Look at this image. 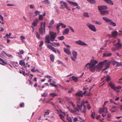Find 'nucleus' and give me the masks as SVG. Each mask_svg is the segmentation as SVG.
Listing matches in <instances>:
<instances>
[{"instance_id": "30", "label": "nucleus", "mask_w": 122, "mask_h": 122, "mask_svg": "<svg viewBox=\"0 0 122 122\" xmlns=\"http://www.w3.org/2000/svg\"><path fill=\"white\" fill-rule=\"evenodd\" d=\"M83 15L84 16L86 17H89V15H88V13L87 12H84L83 14Z\"/></svg>"}, {"instance_id": "18", "label": "nucleus", "mask_w": 122, "mask_h": 122, "mask_svg": "<svg viewBox=\"0 0 122 122\" xmlns=\"http://www.w3.org/2000/svg\"><path fill=\"white\" fill-rule=\"evenodd\" d=\"M54 24V20L53 19L52 20L51 22L50 23L49 25L48 26L49 28H51L52 27V25Z\"/></svg>"}, {"instance_id": "57", "label": "nucleus", "mask_w": 122, "mask_h": 122, "mask_svg": "<svg viewBox=\"0 0 122 122\" xmlns=\"http://www.w3.org/2000/svg\"><path fill=\"white\" fill-rule=\"evenodd\" d=\"M71 59L74 61H75V60L76 58V57H72V56H71Z\"/></svg>"}, {"instance_id": "17", "label": "nucleus", "mask_w": 122, "mask_h": 122, "mask_svg": "<svg viewBox=\"0 0 122 122\" xmlns=\"http://www.w3.org/2000/svg\"><path fill=\"white\" fill-rule=\"evenodd\" d=\"M83 94L82 93V91H81L78 93H77L75 94V96L77 97V96L82 97L83 96Z\"/></svg>"}, {"instance_id": "40", "label": "nucleus", "mask_w": 122, "mask_h": 122, "mask_svg": "<svg viewBox=\"0 0 122 122\" xmlns=\"http://www.w3.org/2000/svg\"><path fill=\"white\" fill-rule=\"evenodd\" d=\"M59 25L60 26H62V27L63 28H65L66 27V26L62 23H59Z\"/></svg>"}, {"instance_id": "12", "label": "nucleus", "mask_w": 122, "mask_h": 122, "mask_svg": "<svg viewBox=\"0 0 122 122\" xmlns=\"http://www.w3.org/2000/svg\"><path fill=\"white\" fill-rule=\"evenodd\" d=\"M112 36L110 35H108V36L111 37H112L114 38L117 36L118 35V33L116 31H113L112 32Z\"/></svg>"}, {"instance_id": "38", "label": "nucleus", "mask_w": 122, "mask_h": 122, "mask_svg": "<svg viewBox=\"0 0 122 122\" xmlns=\"http://www.w3.org/2000/svg\"><path fill=\"white\" fill-rule=\"evenodd\" d=\"M47 47L48 48L51 50L53 47L50 44H48L47 45Z\"/></svg>"}, {"instance_id": "23", "label": "nucleus", "mask_w": 122, "mask_h": 122, "mask_svg": "<svg viewBox=\"0 0 122 122\" xmlns=\"http://www.w3.org/2000/svg\"><path fill=\"white\" fill-rule=\"evenodd\" d=\"M50 59L52 62H54V56L53 55L51 54L50 55Z\"/></svg>"}, {"instance_id": "62", "label": "nucleus", "mask_w": 122, "mask_h": 122, "mask_svg": "<svg viewBox=\"0 0 122 122\" xmlns=\"http://www.w3.org/2000/svg\"><path fill=\"white\" fill-rule=\"evenodd\" d=\"M51 50L55 53H56V49L54 47H53Z\"/></svg>"}, {"instance_id": "4", "label": "nucleus", "mask_w": 122, "mask_h": 122, "mask_svg": "<svg viewBox=\"0 0 122 122\" xmlns=\"http://www.w3.org/2000/svg\"><path fill=\"white\" fill-rule=\"evenodd\" d=\"M109 85L115 91L117 92H119V89H121V87L120 86H115V85L112 82H110L109 84Z\"/></svg>"}, {"instance_id": "63", "label": "nucleus", "mask_w": 122, "mask_h": 122, "mask_svg": "<svg viewBox=\"0 0 122 122\" xmlns=\"http://www.w3.org/2000/svg\"><path fill=\"white\" fill-rule=\"evenodd\" d=\"M78 120V118L76 117H75L73 119L74 122H76Z\"/></svg>"}, {"instance_id": "33", "label": "nucleus", "mask_w": 122, "mask_h": 122, "mask_svg": "<svg viewBox=\"0 0 122 122\" xmlns=\"http://www.w3.org/2000/svg\"><path fill=\"white\" fill-rule=\"evenodd\" d=\"M64 38V36H63L58 37V39L60 40H63Z\"/></svg>"}, {"instance_id": "21", "label": "nucleus", "mask_w": 122, "mask_h": 122, "mask_svg": "<svg viewBox=\"0 0 122 122\" xmlns=\"http://www.w3.org/2000/svg\"><path fill=\"white\" fill-rule=\"evenodd\" d=\"M107 3L111 5H113V2L111 0H104Z\"/></svg>"}, {"instance_id": "14", "label": "nucleus", "mask_w": 122, "mask_h": 122, "mask_svg": "<svg viewBox=\"0 0 122 122\" xmlns=\"http://www.w3.org/2000/svg\"><path fill=\"white\" fill-rule=\"evenodd\" d=\"M39 21V20L37 18L36 19L33 21L32 23V25H33L34 27L36 26Z\"/></svg>"}, {"instance_id": "15", "label": "nucleus", "mask_w": 122, "mask_h": 122, "mask_svg": "<svg viewBox=\"0 0 122 122\" xmlns=\"http://www.w3.org/2000/svg\"><path fill=\"white\" fill-rule=\"evenodd\" d=\"M101 14L102 15H107L109 14V11L107 10H103L100 11Z\"/></svg>"}, {"instance_id": "52", "label": "nucleus", "mask_w": 122, "mask_h": 122, "mask_svg": "<svg viewBox=\"0 0 122 122\" xmlns=\"http://www.w3.org/2000/svg\"><path fill=\"white\" fill-rule=\"evenodd\" d=\"M88 102L87 101H82V102L81 104L83 105H85V103H88Z\"/></svg>"}, {"instance_id": "9", "label": "nucleus", "mask_w": 122, "mask_h": 122, "mask_svg": "<svg viewBox=\"0 0 122 122\" xmlns=\"http://www.w3.org/2000/svg\"><path fill=\"white\" fill-rule=\"evenodd\" d=\"M67 1L68 3L72 5H73L75 6H77L76 7V8L77 9H80V7L78 6V4L77 3L68 0H67Z\"/></svg>"}, {"instance_id": "22", "label": "nucleus", "mask_w": 122, "mask_h": 122, "mask_svg": "<svg viewBox=\"0 0 122 122\" xmlns=\"http://www.w3.org/2000/svg\"><path fill=\"white\" fill-rule=\"evenodd\" d=\"M112 55V53H105L103 54V56H111Z\"/></svg>"}, {"instance_id": "61", "label": "nucleus", "mask_w": 122, "mask_h": 122, "mask_svg": "<svg viewBox=\"0 0 122 122\" xmlns=\"http://www.w3.org/2000/svg\"><path fill=\"white\" fill-rule=\"evenodd\" d=\"M30 78L28 80V81H29V83H30V84H32V81H31V79H32V77L30 76Z\"/></svg>"}, {"instance_id": "19", "label": "nucleus", "mask_w": 122, "mask_h": 122, "mask_svg": "<svg viewBox=\"0 0 122 122\" xmlns=\"http://www.w3.org/2000/svg\"><path fill=\"white\" fill-rule=\"evenodd\" d=\"M69 32V30L67 28L65 29L62 32V34L63 35L67 34H68Z\"/></svg>"}, {"instance_id": "60", "label": "nucleus", "mask_w": 122, "mask_h": 122, "mask_svg": "<svg viewBox=\"0 0 122 122\" xmlns=\"http://www.w3.org/2000/svg\"><path fill=\"white\" fill-rule=\"evenodd\" d=\"M0 61L2 62V63L4 64H5L6 63V62H5L4 60H3L2 59L0 58Z\"/></svg>"}, {"instance_id": "28", "label": "nucleus", "mask_w": 122, "mask_h": 122, "mask_svg": "<svg viewBox=\"0 0 122 122\" xmlns=\"http://www.w3.org/2000/svg\"><path fill=\"white\" fill-rule=\"evenodd\" d=\"M83 106L84 107L83 110H82L81 111V112L82 113H85L86 112V107L85 105H83Z\"/></svg>"}, {"instance_id": "10", "label": "nucleus", "mask_w": 122, "mask_h": 122, "mask_svg": "<svg viewBox=\"0 0 122 122\" xmlns=\"http://www.w3.org/2000/svg\"><path fill=\"white\" fill-rule=\"evenodd\" d=\"M75 43L81 46H87V45L83 41L81 40H79L78 41L75 42Z\"/></svg>"}, {"instance_id": "44", "label": "nucleus", "mask_w": 122, "mask_h": 122, "mask_svg": "<svg viewBox=\"0 0 122 122\" xmlns=\"http://www.w3.org/2000/svg\"><path fill=\"white\" fill-rule=\"evenodd\" d=\"M46 103H49L50 104H52L53 106H54V104L52 102L50 101V100H48L46 102Z\"/></svg>"}, {"instance_id": "37", "label": "nucleus", "mask_w": 122, "mask_h": 122, "mask_svg": "<svg viewBox=\"0 0 122 122\" xmlns=\"http://www.w3.org/2000/svg\"><path fill=\"white\" fill-rule=\"evenodd\" d=\"M77 106L79 108L80 110H81V111L82 109V107L83 106V105L81 104V105H78V104L77 105Z\"/></svg>"}, {"instance_id": "54", "label": "nucleus", "mask_w": 122, "mask_h": 122, "mask_svg": "<svg viewBox=\"0 0 122 122\" xmlns=\"http://www.w3.org/2000/svg\"><path fill=\"white\" fill-rule=\"evenodd\" d=\"M43 17L42 15H40L39 16V19L40 20H42L43 19Z\"/></svg>"}, {"instance_id": "2", "label": "nucleus", "mask_w": 122, "mask_h": 122, "mask_svg": "<svg viewBox=\"0 0 122 122\" xmlns=\"http://www.w3.org/2000/svg\"><path fill=\"white\" fill-rule=\"evenodd\" d=\"M50 39L49 35H48L45 36V37L46 40L45 41V42L48 43L52 44V43L50 42V40L51 41H54L55 38L56 36V33H54L53 32H50Z\"/></svg>"}, {"instance_id": "24", "label": "nucleus", "mask_w": 122, "mask_h": 122, "mask_svg": "<svg viewBox=\"0 0 122 122\" xmlns=\"http://www.w3.org/2000/svg\"><path fill=\"white\" fill-rule=\"evenodd\" d=\"M72 54L73 57H76L77 55V52L74 51H73L72 52Z\"/></svg>"}, {"instance_id": "27", "label": "nucleus", "mask_w": 122, "mask_h": 122, "mask_svg": "<svg viewBox=\"0 0 122 122\" xmlns=\"http://www.w3.org/2000/svg\"><path fill=\"white\" fill-rule=\"evenodd\" d=\"M73 80L75 81L76 82L77 81L78 78L77 77H76L74 76H73L71 77Z\"/></svg>"}, {"instance_id": "7", "label": "nucleus", "mask_w": 122, "mask_h": 122, "mask_svg": "<svg viewBox=\"0 0 122 122\" xmlns=\"http://www.w3.org/2000/svg\"><path fill=\"white\" fill-rule=\"evenodd\" d=\"M102 66L100 62L97 65L95 66L94 67V71L91 72H94L96 70L97 71H100L102 69Z\"/></svg>"}, {"instance_id": "16", "label": "nucleus", "mask_w": 122, "mask_h": 122, "mask_svg": "<svg viewBox=\"0 0 122 122\" xmlns=\"http://www.w3.org/2000/svg\"><path fill=\"white\" fill-rule=\"evenodd\" d=\"M115 46L116 47L117 50H118L119 48H121L122 46V43L117 42L115 44L114 46Z\"/></svg>"}, {"instance_id": "1", "label": "nucleus", "mask_w": 122, "mask_h": 122, "mask_svg": "<svg viewBox=\"0 0 122 122\" xmlns=\"http://www.w3.org/2000/svg\"><path fill=\"white\" fill-rule=\"evenodd\" d=\"M98 61H97L96 60L94 59H92L90 61V63H87L85 67V70L87 71L89 69L91 71H94V67L97 64Z\"/></svg>"}, {"instance_id": "34", "label": "nucleus", "mask_w": 122, "mask_h": 122, "mask_svg": "<svg viewBox=\"0 0 122 122\" xmlns=\"http://www.w3.org/2000/svg\"><path fill=\"white\" fill-rule=\"evenodd\" d=\"M50 85H51L52 86H53L56 88H57L58 86L57 85L55 84L52 83H51L50 84Z\"/></svg>"}, {"instance_id": "6", "label": "nucleus", "mask_w": 122, "mask_h": 122, "mask_svg": "<svg viewBox=\"0 0 122 122\" xmlns=\"http://www.w3.org/2000/svg\"><path fill=\"white\" fill-rule=\"evenodd\" d=\"M102 67L104 66L106 67L107 66V68H108L111 63L110 61H108V60H105L104 61L100 62Z\"/></svg>"}, {"instance_id": "42", "label": "nucleus", "mask_w": 122, "mask_h": 122, "mask_svg": "<svg viewBox=\"0 0 122 122\" xmlns=\"http://www.w3.org/2000/svg\"><path fill=\"white\" fill-rule=\"evenodd\" d=\"M61 119L63 120L64 121V117L63 114H60L59 115Z\"/></svg>"}, {"instance_id": "51", "label": "nucleus", "mask_w": 122, "mask_h": 122, "mask_svg": "<svg viewBox=\"0 0 122 122\" xmlns=\"http://www.w3.org/2000/svg\"><path fill=\"white\" fill-rule=\"evenodd\" d=\"M95 115V113L94 112H92V114L91 115V116L92 118H95L94 116Z\"/></svg>"}, {"instance_id": "13", "label": "nucleus", "mask_w": 122, "mask_h": 122, "mask_svg": "<svg viewBox=\"0 0 122 122\" xmlns=\"http://www.w3.org/2000/svg\"><path fill=\"white\" fill-rule=\"evenodd\" d=\"M98 9L100 12V11H103V10H106L107 9V7L106 5H100L98 6Z\"/></svg>"}, {"instance_id": "26", "label": "nucleus", "mask_w": 122, "mask_h": 122, "mask_svg": "<svg viewBox=\"0 0 122 122\" xmlns=\"http://www.w3.org/2000/svg\"><path fill=\"white\" fill-rule=\"evenodd\" d=\"M19 64L21 65H25V62L22 60H21L19 62Z\"/></svg>"}, {"instance_id": "64", "label": "nucleus", "mask_w": 122, "mask_h": 122, "mask_svg": "<svg viewBox=\"0 0 122 122\" xmlns=\"http://www.w3.org/2000/svg\"><path fill=\"white\" fill-rule=\"evenodd\" d=\"M34 5H31L30 6V8L31 9H33L34 7Z\"/></svg>"}, {"instance_id": "11", "label": "nucleus", "mask_w": 122, "mask_h": 122, "mask_svg": "<svg viewBox=\"0 0 122 122\" xmlns=\"http://www.w3.org/2000/svg\"><path fill=\"white\" fill-rule=\"evenodd\" d=\"M60 3H61V6H64L68 10H71V9L67 5L66 2H64L63 1H61Z\"/></svg>"}, {"instance_id": "48", "label": "nucleus", "mask_w": 122, "mask_h": 122, "mask_svg": "<svg viewBox=\"0 0 122 122\" xmlns=\"http://www.w3.org/2000/svg\"><path fill=\"white\" fill-rule=\"evenodd\" d=\"M74 108V111L76 112V111H77L78 112H79V110L78 108L76 107H73Z\"/></svg>"}, {"instance_id": "47", "label": "nucleus", "mask_w": 122, "mask_h": 122, "mask_svg": "<svg viewBox=\"0 0 122 122\" xmlns=\"http://www.w3.org/2000/svg\"><path fill=\"white\" fill-rule=\"evenodd\" d=\"M89 2L91 3H95V0H87Z\"/></svg>"}, {"instance_id": "55", "label": "nucleus", "mask_w": 122, "mask_h": 122, "mask_svg": "<svg viewBox=\"0 0 122 122\" xmlns=\"http://www.w3.org/2000/svg\"><path fill=\"white\" fill-rule=\"evenodd\" d=\"M44 44L43 41H41L40 45H39V46L40 47H41Z\"/></svg>"}, {"instance_id": "41", "label": "nucleus", "mask_w": 122, "mask_h": 122, "mask_svg": "<svg viewBox=\"0 0 122 122\" xmlns=\"http://www.w3.org/2000/svg\"><path fill=\"white\" fill-rule=\"evenodd\" d=\"M103 109H104V112H106L107 113H108V112L107 111V107H104V106H103Z\"/></svg>"}, {"instance_id": "49", "label": "nucleus", "mask_w": 122, "mask_h": 122, "mask_svg": "<svg viewBox=\"0 0 122 122\" xmlns=\"http://www.w3.org/2000/svg\"><path fill=\"white\" fill-rule=\"evenodd\" d=\"M48 94L47 93L45 92L44 93L41 95V97H46L47 96Z\"/></svg>"}, {"instance_id": "29", "label": "nucleus", "mask_w": 122, "mask_h": 122, "mask_svg": "<svg viewBox=\"0 0 122 122\" xmlns=\"http://www.w3.org/2000/svg\"><path fill=\"white\" fill-rule=\"evenodd\" d=\"M106 81L108 82H109L111 80L110 77L109 75H107L106 77Z\"/></svg>"}, {"instance_id": "5", "label": "nucleus", "mask_w": 122, "mask_h": 122, "mask_svg": "<svg viewBox=\"0 0 122 122\" xmlns=\"http://www.w3.org/2000/svg\"><path fill=\"white\" fill-rule=\"evenodd\" d=\"M102 19L106 22L109 23L110 25L113 26H116V24L112 20L105 17H103Z\"/></svg>"}, {"instance_id": "3", "label": "nucleus", "mask_w": 122, "mask_h": 122, "mask_svg": "<svg viewBox=\"0 0 122 122\" xmlns=\"http://www.w3.org/2000/svg\"><path fill=\"white\" fill-rule=\"evenodd\" d=\"M45 22H42L41 23V26L39 30L40 34L43 35L45 33Z\"/></svg>"}, {"instance_id": "58", "label": "nucleus", "mask_w": 122, "mask_h": 122, "mask_svg": "<svg viewBox=\"0 0 122 122\" xmlns=\"http://www.w3.org/2000/svg\"><path fill=\"white\" fill-rule=\"evenodd\" d=\"M24 103L23 102L21 103L20 105V107H24Z\"/></svg>"}, {"instance_id": "32", "label": "nucleus", "mask_w": 122, "mask_h": 122, "mask_svg": "<svg viewBox=\"0 0 122 122\" xmlns=\"http://www.w3.org/2000/svg\"><path fill=\"white\" fill-rule=\"evenodd\" d=\"M50 95L51 97H54L57 96V95L55 93H51L49 94Z\"/></svg>"}, {"instance_id": "46", "label": "nucleus", "mask_w": 122, "mask_h": 122, "mask_svg": "<svg viewBox=\"0 0 122 122\" xmlns=\"http://www.w3.org/2000/svg\"><path fill=\"white\" fill-rule=\"evenodd\" d=\"M89 87H87V85L84 86L83 88V91L87 90L89 89Z\"/></svg>"}, {"instance_id": "45", "label": "nucleus", "mask_w": 122, "mask_h": 122, "mask_svg": "<svg viewBox=\"0 0 122 122\" xmlns=\"http://www.w3.org/2000/svg\"><path fill=\"white\" fill-rule=\"evenodd\" d=\"M36 36L37 38L38 39H40L41 37L40 34L38 33L37 32H36Z\"/></svg>"}, {"instance_id": "35", "label": "nucleus", "mask_w": 122, "mask_h": 122, "mask_svg": "<svg viewBox=\"0 0 122 122\" xmlns=\"http://www.w3.org/2000/svg\"><path fill=\"white\" fill-rule=\"evenodd\" d=\"M53 43L55 45H54L52 44L53 46H60V44L59 43Z\"/></svg>"}, {"instance_id": "31", "label": "nucleus", "mask_w": 122, "mask_h": 122, "mask_svg": "<svg viewBox=\"0 0 122 122\" xmlns=\"http://www.w3.org/2000/svg\"><path fill=\"white\" fill-rule=\"evenodd\" d=\"M50 111L49 110H46V111L45 112V113L44 115H48L50 112Z\"/></svg>"}, {"instance_id": "36", "label": "nucleus", "mask_w": 122, "mask_h": 122, "mask_svg": "<svg viewBox=\"0 0 122 122\" xmlns=\"http://www.w3.org/2000/svg\"><path fill=\"white\" fill-rule=\"evenodd\" d=\"M54 8L56 10L57 12V13H58L59 14L60 13V11L58 9V7L57 6H54Z\"/></svg>"}, {"instance_id": "43", "label": "nucleus", "mask_w": 122, "mask_h": 122, "mask_svg": "<svg viewBox=\"0 0 122 122\" xmlns=\"http://www.w3.org/2000/svg\"><path fill=\"white\" fill-rule=\"evenodd\" d=\"M95 23L98 25H101L102 24V23L101 21H96L95 22Z\"/></svg>"}, {"instance_id": "25", "label": "nucleus", "mask_w": 122, "mask_h": 122, "mask_svg": "<svg viewBox=\"0 0 122 122\" xmlns=\"http://www.w3.org/2000/svg\"><path fill=\"white\" fill-rule=\"evenodd\" d=\"M117 108V107L116 106H114L113 107H112L111 108V110L112 111H111V112H116V111L115 110V109H116Z\"/></svg>"}, {"instance_id": "56", "label": "nucleus", "mask_w": 122, "mask_h": 122, "mask_svg": "<svg viewBox=\"0 0 122 122\" xmlns=\"http://www.w3.org/2000/svg\"><path fill=\"white\" fill-rule=\"evenodd\" d=\"M35 13L36 14L35 15H37V14L39 15L40 14V12L39 11L36 10L35 11Z\"/></svg>"}, {"instance_id": "59", "label": "nucleus", "mask_w": 122, "mask_h": 122, "mask_svg": "<svg viewBox=\"0 0 122 122\" xmlns=\"http://www.w3.org/2000/svg\"><path fill=\"white\" fill-rule=\"evenodd\" d=\"M22 74L24 76H28L29 75V74L28 73H25V71H23Z\"/></svg>"}, {"instance_id": "20", "label": "nucleus", "mask_w": 122, "mask_h": 122, "mask_svg": "<svg viewBox=\"0 0 122 122\" xmlns=\"http://www.w3.org/2000/svg\"><path fill=\"white\" fill-rule=\"evenodd\" d=\"M64 51L68 55H70L71 54V53L69 50L65 48H64Z\"/></svg>"}, {"instance_id": "39", "label": "nucleus", "mask_w": 122, "mask_h": 122, "mask_svg": "<svg viewBox=\"0 0 122 122\" xmlns=\"http://www.w3.org/2000/svg\"><path fill=\"white\" fill-rule=\"evenodd\" d=\"M103 112H104V109H103V108H100V109L99 111V113L100 114H101Z\"/></svg>"}, {"instance_id": "53", "label": "nucleus", "mask_w": 122, "mask_h": 122, "mask_svg": "<svg viewBox=\"0 0 122 122\" xmlns=\"http://www.w3.org/2000/svg\"><path fill=\"white\" fill-rule=\"evenodd\" d=\"M61 26L60 25H59V23L58 25L56 27V28L58 32L60 30V26Z\"/></svg>"}, {"instance_id": "50", "label": "nucleus", "mask_w": 122, "mask_h": 122, "mask_svg": "<svg viewBox=\"0 0 122 122\" xmlns=\"http://www.w3.org/2000/svg\"><path fill=\"white\" fill-rule=\"evenodd\" d=\"M115 63L117 64L116 66H120L122 65L121 63H119L117 62L116 61Z\"/></svg>"}, {"instance_id": "8", "label": "nucleus", "mask_w": 122, "mask_h": 122, "mask_svg": "<svg viewBox=\"0 0 122 122\" xmlns=\"http://www.w3.org/2000/svg\"><path fill=\"white\" fill-rule=\"evenodd\" d=\"M86 25L92 30L94 32H96L97 31V29L94 25L89 23H87L86 24Z\"/></svg>"}]
</instances>
